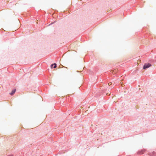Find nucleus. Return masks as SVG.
Segmentation results:
<instances>
[{"label": "nucleus", "mask_w": 156, "mask_h": 156, "mask_svg": "<svg viewBox=\"0 0 156 156\" xmlns=\"http://www.w3.org/2000/svg\"><path fill=\"white\" fill-rule=\"evenodd\" d=\"M151 66V65L150 64H145L144 66L143 69H146L150 67Z\"/></svg>", "instance_id": "nucleus-1"}, {"label": "nucleus", "mask_w": 156, "mask_h": 156, "mask_svg": "<svg viewBox=\"0 0 156 156\" xmlns=\"http://www.w3.org/2000/svg\"><path fill=\"white\" fill-rule=\"evenodd\" d=\"M16 90V89H14V90H12V92L11 93H10V94L11 95H13L15 93Z\"/></svg>", "instance_id": "nucleus-2"}, {"label": "nucleus", "mask_w": 156, "mask_h": 156, "mask_svg": "<svg viewBox=\"0 0 156 156\" xmlns=\"http://www.w3.org/2000/svg\"><path fill=\"white\" fill-rule=\"evenodd\" d=\"M53 65H54V68H55L56 67V64L55 63H54V64H52L51 65V67H52V66H53Z\"/></svg>", "instance_id": "nucleus-3"}, {"label": "nucleus", "mask_w": 156, "mask_h": 156, "mask_svg": "<svg viewBox=\"0 0 156 156\" xmlns=\"http://www.w3.org/2000/svg\"><path fill=\"white\" fill-rule=\"evenodd\" d=\"M111 84H112V83H111V82L109 83H108V85H109V86L111 85Z\"/></svg>", "instance_id": "nucleus-4"}, {"label": "nucleus", "mask_w": 156, "mask_h": 156, "mask_svg": "<svg viewBox=\"0 0 156 156\" xmlns=\"http://www.w3.org/2000/svg\"><path fill=\"white\" fill-rule=\"evenodd\" d=\"M7 156H13V155H8Z\"/></svg>", "instance_id": "nucleus-5"}, {"label": "nucleus", "mask_w": 156, "mask_h": 156, "mask_svg": "<svg viewBox=\"0 0 156 156\" xmlns=\"http://www.w3.org/2000/svg\"><path fill=\"white\" fill-rule=\"evenodd\" d=\"M61 66H62V67H63V66H62V65H61Z\"/></svg>", "instance_id": "nucleus-6"}]
</instances>
